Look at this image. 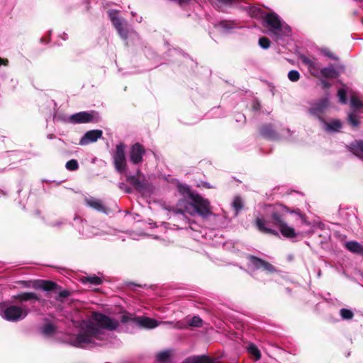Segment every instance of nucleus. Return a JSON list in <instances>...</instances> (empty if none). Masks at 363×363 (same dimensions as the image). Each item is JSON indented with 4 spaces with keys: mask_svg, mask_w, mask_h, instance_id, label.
I'll return each mask as SVG.
<instances>
[{
    "mask_svg": "<svg viewBox=\"0 0 363 363\" xmlns=\"http://www.w3.org/2000/svg\"><path fill=\"white\" fill-rule=\"evenodd\" d=\"M263 133H264V135H267V133H266V132H264V130H263Z\"/></svg>",
    "mask_w": 363,
    "mask_h": 363,
    "instance_id": "obj_43",
    "label": "nucleus"
},
{
    "mask_svg": "<svg viewBox=\"0 0 363 363\" xmlns=\"http://www.w3.org/2000/svg\"><path fill=\"white\" fill-rule=\"evenodd\" d=\"M340 315L343 319H351L353 317V313L348 309L342 308L340 311Z\"/></svg>",
    "mask_w": 363,
    "mask_h": 363,
    "instance_id": "obj_32",
    "label": "nucleus"
},
{
    "mask_svg": "<svg viewBox=\"0 0 363 363\" xmlns=\"http://www.w3.org/2000/svg\"><path fill=\"white\" fill-rule=\"evenodd\" d=\"M59 295L60 298H64L67 297L69 295V293L67 291L63 290L59 292Z\"/></svg>",
    "mask_w": 363,
    "mask_h": 363,
    "instance_id": "obj_39",
    "label": "nucleus"
},
{
    "mask_svg": "<svg viewBox=\"0 0 363 363\" xmlns=\"http://www.w3.org/2000/svg\"><path fill=\"white\" fill-rule=\"evenodd\" d=\"M264 26L268 28L269 34L276 41L291 34L290 27L274 13H269L265 16Z\"/></svg>",
    "mask_w": 363,
    "mask_h": 363,
    "instance_id": "obj_3",
    "label": "nucleus"
},
{
    "mask_svg": "<svg viewBox=\"0 0 363 363\" xmlns=\"http://www.w3.org/2000/svg\"><path fill=\"white\" fill-rule=\"evenodd\" d=\"M102 131L101 130H91L87 131L79 140V145H86L89 143H95L101 138Z\"/></svg>",
    "mask_w": 363,
    "mask_h": 363,
    "instance_id": "obj_11",
    "label": "nucleus"
},
{
    "mask_svg": "<svg viewBox=\"0 0 363 363\" xmlns=\"http://www.w3.org/2000/svg\"><path fill=\"white\" fill-rule=\"evenodd\" d=\"M123 322L133 321L137 325L145 329H153L160 324L174 325L172 322H159L157 320L145 316L133 317L132 314L127 313L122 316Z\"/></svg>",
    "mask_w": 363,
    "mask_h": 363,
    "instance_id": "obj_5",
    "label": "nucleus"
},
{
    "mask_svg": "<svg viewBox=\"0 0 363 363\" xmlns=\"http://www.w3.org/2000/svg\"><path fill=\"white\" fill-rule=\"evenodd\" d=\"M320 73L323 77L327 78H335L337 76V72L333 66L322 69Z\"/></svg>",
    "mask_w": 363,
    "mask_h": 363,
    "instance_id": "obj_21",
    "label": "nucleus"
},
{
    "mask_svg": "<svg viewBox=\"0 0 363 363\" xmlns=\"http://www.w3.org/2000/svg\"><path fill=\"white\" fill-rule=\"evenodd\" d=\"M178 190L184 197L177 204L180 213H188L192 216L198 214L204 218L211 214L210 203L207 199L191 192L189 186L185 185H178Z\"/></svg>",
    "mask_w": 363,
    "mask_h": 363,
    "instance_id": "obj_2",
    "label": "nucleus"
},
{
    "mask_svg": "<svg viewBox=\"0 0 363 363\" xmlns=\"http://www.w3.org/2000/svg\"><path fill=\"white\" fill-rule=\"evenodd\" d=\"M84 282H89L92 284L99 285L102 283V280L100 277L96 276L87 277L84 280Z\"/></svg>",
    "mask_w": 363,
    "mask_h": 363,
    "instance_id": "obj_28",
    "label": "nucleus"
},
{
    "mask_svg": "<svg viewBox=\"0 0 363 363\" xmlns=\"http://www.w3.org/2000/svg\"><path fill=\"white\" fill-rule=\"evenodd\" d=\"M86 203L89 206H91L98 211H102L104 208L101 201L98 199H86Z\"/></svg>",
    "mask_w": 363,
    "mask_h": 363,
    "instance_id": "obj_25",
    "label": "nucleus"
},
{
    "mask_svg": "<svg viewBox=\"0 0 363 363\" xmlns=\"http://www.w3.org/2000/svg\"><path fill=\"white\" fill-rule=\"evenodd\" d=\"M28 311L17 306H6L0 303V316L10 322H17L24 319L28 315Z\"/></svg>",
    "mask_w": 363,
    "mask_h": 363,
    "instance_id": "obj_4",
    "label": "nucleus"
},
{
    "mask_svg": "<svg viewBox=\"0 0 363 363\" xmlns=\"http://www.w3.org/2000/svg\"><path fill=\"white\" fill-rule=\"evenodd\" d=\"M54 330L55 328L52 324H47L42 329V332L45 335H50L52 333Z\"/></svg>",
    "mask_w": 363,
    "mask_h": 363,
    "instance_id": "obj_35",
    "label": "nucleus"
},
{
    "mask_svg": "<svg viewBox=\"0 0 363 363\" xmlns=\"http://www.w3.org/2000/svg\"><path fill=\"white\" fill-rule=\"evenodd\" d=\"M125 147L126 146L123 143H120L116 145V150L112 153L115 169L119 173L125 172L127 169Z\"/></svg>",
    "mask_w": 363,
    "mask_h": 363,
    "instance_id": "obj_7",
    "label": "nucleus"
},
{
    "mask_svg": "<svg viewBox=\"0 0 363 363\" xmlns=\"http://www.w3.org/2000/svg\"><path fill=\"white\" fill-rule=\"evenodd\" d=\"M36 287L42 289L44 291H52L57 288L55 283L50 281H40L38 282Z\"/></svg>",
    "mask_w": 363,
    "mask_h": 363,
    "instance_id": "obj_19",
    "label": "nucleus"
},
{
    "mask_svg": "<svg viewBox=\"0 0 363 363\" xmlns=\"http://www.w3.org/2000/svg\"><path fill=\"white\" fill-rule=\"evenodd\" d=\"M233 206L236 211V213H238L242 208L243 203L240 197L237 196L234 199L233 201Z\"/></svg>",
    "mask_w": 363,
    "mask_h": 363,
    "instance_id": "obj_27",
    "label": "nucleus"
},
{
    "mask_svg": "<svg viewBox=\"0 0 363 363\" xmlns=\"http://www.w3.org/2000/svg\"><path fill=\"white\" fill-rule=\"evenodd\" d=\"M337 96L339 97V100L342 104H346V92L343 89H341L337 92Z\"/></svg>",
    "mask_w": 363,
    "mask_h": 363,
    "instance_id": "obj_36",
    "label": "nucleus"
},
{
    "mask_svg": "<svg viewBox=\"0 0 363 363\" xmlns=\"http://www.w3.org/2000/svg\"><path fill=\"white\" fill-rule=\"evenodd\" d=\"M247 351L249 352V353L252 354L257 360L260 359L261 353H260L259 349L255 345H253V344L250 345L247 347Z\"/></svg>",
    "mask_w": 363,
    "mask_h": 363,
    "instance_id": "obj_26",
    "label": "nucleus"
},
{
    "mask_svg": "<svg viewBox=\"0 0 363 363\" xmlns=\"http://www.w3.org/2000/svg\"><path fill=\"white\" fill-rule=\"evenodd\" d=\"M259 45L263 49H267L270 46V42L268 38L262 37L259 40Z\"/></svg>",
    "mask_w": 363,
    "mask_h": 363,
    "instance_id": "obj_33",
    "label": "nucleus"
},
{
    "mask_svg": "<svg viewBox=\"0 0 363 363\" xmlns=\"http://www.w3.org/2000/svg\"><path fill=\"white\" fill-rule=\"evenodd\" d=\"M118 325V321L96 313L90 320L82 322L79 335L70 340V344L79 347L100 345L97 341L104 340L106 337L104 330L116 329Z\"/></svg>",
    "mask_w": 363,
    "mask_h": 363,
    "instance_id": "obj_1",
    "label": "nucleus"
},
{
    "mask_svg": "<svg viewBox=\"0 0 363 363\" xmlns=\"http://www.w3.org/2000/svg\"><path fill=\"white\" fill-rule=\"evenodd\" d=\"M8 62V60L0 58V65H7Z\"/></svg>",
    "mask_w": 363,
    "mask_h": 363,
    "instance_id": "obj_40",
    "label": "nucleus"
},
{
    "mask_svg": "<svg viewBox=\"0 0 363 363\" xmlns=\"http://www.w3.org/2000/svg\"><path fill=\"white\" fill-rule=\"evenodd\" d=\"M202 320L199 316H194L190 322L189 325L194 327H199L201 325Z\"/></svg>",
    "mask_w": 363,
    "mask_h": 363,
    "instance_id": "obj_34",
    "label": "nucleus"
},
{
    "mask_svg": "<svg viewBox=\"0 0 363 363\" xmlns=\"http://www.w3.org/2000/svg\"><path fill=\"white\" fill-rule=\"evenodd\" d=\"M328 106V100L327 99L321 100L319 103L314 104L310 108V113L313 116H319L320 114Z\"/></svg>",
    "mask_w": 363,
    "mask_h": 363,
    "instance_id": "obj_15",
    "label": "nucleus"
},
{
    "mask_svg": "<svg viewBox=\"0 0 363 363\" xmlns=\"http://www.w3.org/2000/svg\"><path fill=\"white\" fill-rule=\"evenodd\" d=\"M350 149L354 155L363 159V142L359 141L352 143Z\"/></svg>",
    "mask_w": 363,
    "mask_h": 363,
    "instance_id": "obj_18",
    "label": "nucleus"
},
{
    "mask_svg": "<svg viewBox=\"0 0 363 363\" xmlns=\"http://www.w3.org/2000/svg\"><path fill=\"white\" fill-rule=\"evenodd\" d=\"M324 53H325V55H328L329 57H330L332 59H335V56L332 53H330V52L324 51Z\"/></svg>",
    "mask_w": 363,
    "mask_h": 363,
    "instance_id": "obj_41",
    "label": "nucleus"
},
{
    "mask_svg": "<svg viewBox=\"0 0 363 363\" xmlns=\"http://www.w3.org/2000/svg\"><path fill=\"white\" fill-rule=\"evenodd\" d=\"M269 223L277 227L285 238H292L299 234V233L296 232L293 227L289 225L277 212L272 213V219L267 223Z\"/></svg>",
    "mask_w": 363,
    "mask_h": 363,
    "instance_id": "obj_6",
    "label": "nucleus"
},
{
    "mask_svg": "<svg viewBox=\"0 0 363 363\" xmlns=\"http://www.w3.org/2000/svg\"><path fill=\"white\" fill-rule=\"evenodd\" d=\"M303 62L305 64H306L308 66V68L310 69L311 72L313 74H316L315 73V69L317 68V65L315 62L312 61L310 59L306 58L303 60Z\"/></svg>",
    "mask_w": 363,
    "mask_h": 363,
    "instance_id": "obj_29",
    "label": "nucleus"
},
{
    "mask_svg": "<svg viewBox=\"0 0 363 363\" xmlns=\"http://www.w3.org/2000/svg\"><path fill=\"white\" fill-rule=\"evenodd\" d=\"M350 104L353 109V112L349 113L348 121L353 127H357L359 121L356 111L359 108L363 107V102H362L357 97L352 96L350 99Z\"/></svg>",
    "mask_w": 363,
    "mask_h": 363,
    "instance_id": "obj_9",
    "label": "nucleus"
},
{
    "mask_svg": "<svg viewBox=\"0 0 363 363\" xmlns=\"http://www.w3.org/2000/svg\"><path fill=\"white\" fill-rule=\"evenodd\" d=\"M93 116L88 112H79L70 116L69 121L73 123H84L91 121Z\"/></svg>",
    "mask_w": 363,
    "mask_h": 363,
    "instance_id": "obj_12",
    "label": "nucleus"
},
{
    "mask_svg": "<svg viewBox=\"0 0 363 363\" xmlns=\"http://www.w3.org/2000/svg\"><path fill=\"white\" fill-rule=\"evenodd\" d=\"M288 78L291 82H297L300 78V74L296 70H291L288 73Z\"/></svg>",
    "mask_w": 363,
    "mask_h": 363,
    "instance_id": "obj_30",
    "label": "nucleus"
},
{
    "mask_svg": "<svg viewBox=\"0 0 363 363\" xmlns=\"http://www.w3.org/2000/svg\"><path fill=\"white\" fill-rule=\"evenodd\" d=\"M233 28V27L232 24L228 22H221L218 25H217L216 27L217 30L220 33H228Z\"/></svg>",
    "mask_w": 363,
    "mask_h": 363,
    "instance_id": "obj_24",
    "label": "nucleus"
},
{
    "mask_svg": "<svg viewBox=\"0 0 363 363\" xmlns=\"http://www.w3.org/2000/svg\"><path fill=\"white\" fill-rule=\"evenodd\" d=\"M190 363H211V359L206 356H195L189 358Z\"/></svg>",
    "mask_w": 363,
    "mask_h": 363,
    "instance_id": "obj_22",
    "label": "nucleus"
},
{
    "mask_svg": "<svg viewBox=\"0 0 363 363\" xmlns=\"http://www.w3.org/2000/svg\"><path fill=\"white\" fill-rule=\"evenodd\" d=\"M250 261L252 266L256 269H262L267 272H272L274 270L272 264L257 257H250Z\"/></svg>",
    "mask_w": 363,
    "mask_h": 363,
    "instance_id": "obj_13",
    "label": "nucleus"
},
{
    "mask_svg": "<svg viewBox=\"0 0 363 363\" xmlns=\"http://www.w3.org/2000/svg\"><path fill=\"white\" fill-rule=\"evenodd\" d=\"M145 153L144 147L140 143L132 145L129 151V158L131 163L140 164L143 162V157Z\"/></svg>",
    "mask_w": 363,
    "mask_h": 363,
    "instance_id": "obj_8",
    "label": "nucleus"
},
{
    "mask_svg": "<svg viewBox=\"0 0 363 363\" xmlns=\"http://www.w3.org/2000/svg\"><path fill=\"white\" fill-rule=\"evenodd\" d=\"M220 4H230L234 1V0H217Z\"/></svg>",
    "mask_w": 363,
    "mask_h": 363,
    "instance_id": "obj_38",
    "label": "nucleus"
},
{
    "mask_svg": "<svg viewBox=\"0 0 363 363\" xmlns=\"http://www.w3.org/2000/svg\"><path fill=\"white\" fill-rule=\"evenodd\" d=\"M108 15H109V17H110L113 24L114 25V26L117 29V30H118V33L120 34V35L123 38H125L126 35H127V33H126L125 30H124L122 28V22H121V21L117 16V15H118L117 11H108Z\"/></svg>",
    "mask_w": 363,
    "mask_h": 363,
    "instance_id": "obj_14",
    "label": "nucleus"
},
{
    "mask_svg": "<svg viewBox=\"0 0 363 363\" xmlns=\"http://www.w3.org/2000/svg\"><path fill=\"white\" fill-rule=\"evenodd\" d=\"M126 179L139 191H142L147 186L145 177L140 170L137 171L136 175H127Z\"/></svg>",
    "mask_w": 363,
    "mask_h": 363,
    "instance_id": "obj_10",
    "label": "nucleus"
},
{
    "mask_svg": "<svg viewBox=\"0 0 363 363\" xmlns=\"http://www.w3.org/2000/svg\"><path fill=\"white\" fill-rule=\"evenodd\" d=\"M169 356V352L164 351L159 353L157 355V358L159 361L163 362L165 361Z\"/></svg>",
    "mask_w": 363,
    "mask_h": 363,
    "instance_id": "obj_37",
    "label": "nucleus"
},
{
    "mask_svg": "<svg viewBox=\"0 0 363 363\" xmlns=\"http://www.w3.org/2000/svg\"><path fill=\"white\" fill-rule=\"evenodd\" d=\"M256 225L258 229L263 233H274L272 230L265 226V221L261 218H257Z\"/></svg>",
    "mask_w": 363,
    "mask_h": 363,
    "instance_id": "obj_23",
    "label": "nucleus"
},
{
    "mask_svg": "<svg viewBox=\"0 0 363 363\" xmlns=\"http://www.w3.org/2000/svg\"><path fill=\"white\" fill-rule=\"evenodd\" d=\"M14 299L20 301H28L29 300H38V296L33 292H24L13 296Z\"/></svg>",
    "mask_w": 363,
    "mask_h": 363,
    "instance_id": "obj_20",
    "label": "nucleus"
},
{
    "mask_svg": "<svg viewBox=\"0 0 363 363\" xmlns=\"http://www.w3.org/2000/svg\"><path fill=\"white\" fill-rule=\"evenodd\" d=\"M342 128V123L339 120H333L324 123V129L328 132H337Z\"/></svg>",
    "mask_w": 363,
    "mask_h": 363,
    "instance_id": "obj_16",
    "label": "nucleus"
},
{
    "mask_svg": "<svg viewBox=\"0 0 363 363\" xmlns=\"http://www.w3.org/2000/svg\"><path fill=\"white\" fill-rule=\"evenodd\" d=\"M78 167V162L76 160H71L66 163V168L70 171L77 169Z\"/></svg>",
    "mask_w": 363,
    "mask_h": 363,
    "instance_id": "obj_31",
    "label": "nucleus"
},
{
    "mask_svg": "<svg viewBox=\"0 0 363 363\" xmlns=\"http://www.w3.org/2000/svg\"><path fill=\"white\" fill-rule=\"evenodd\" d=\"M345 246L347 249L352 252L357 254L363 253V246L357 242H347L345 243Z\"/></svg>",
    "mask_w": 363,
    "mask_h": 363,
    "instance_id": "obj_17",
    "label": "nucleus"
},
{
    "mask_svg": "<svg viewBox=\"0 0 363 363\" xmlns=\"http://www.w3.org/2000/svg\"><path fill=\"white\" fill-rule=\"evenodd\" d=\"M301 220L303 221V223H306V222L303 219L301 218Z\"/></svg>",
    "mask_w": 363,
    "mask_h": 363,
    "instance_id": "obj_42",
    "label": "nucleus"
}]
</instances>
